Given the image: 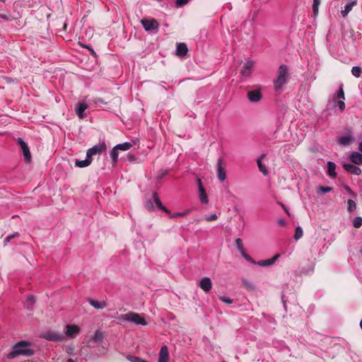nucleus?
Masks as SVG:
<instances>
[{
    "mask_svg": "<svg viewBox=\"0 0 362 362\" xmlns=\"http://www.w3.org/2000/svg\"><path fill=\"white\" fill-rule=\"evenodd\" d=\"M288 69L286 64H281L277 72V77L274 80V88L276 92H281L289 81Z\"/></svg>",
    "mask_w": 362,
    "mask_h": 362,
    "instance_id": "nucleus-1",
    "label": "nucleus"
},
{
    "mask_svg": "<svg viewBox=\"0 0 362 362\" xmlns=\"http://www.w3.org/2000/svg\"><path fill=\"white\" fill-rule=\"evenodd\" d=\"M29 346L30 343L25 341L18 342L13 346L12 351L8 354V358H13L18 355L32 356L34 351L31 350Z\"/></svg>",
    "mask_w": 362,
    "mask_h": 362,
    "instance_id": "nucleus-2",
    "label": "nucleus"
},
{
    "mask_svg": "<svg viewBox=\"0 0 362 362\" xmlns=\"http://www.w3.org/2000/svg\"><path fill=\"white\" fill-rule=\"evenodd\" d=\"M119 319L127 322H134L136 325L143 326L147 325V322L144 317H142L139 314L134 312H129L125 315H122L119 317Z\"/></svg>",
    "mask_w": 362,
    "mask_h": 362,
    "instance_id": "nucleus-3",
    "label": "nucleus"
},
{
    "mask_svg": "<svg viewBox=\"0 0 362 362\" xmlns=\"http://www.w3.org/2000/svg\"><path fill=\"white\" fill-rule=\"evenodd\" d=\"M345 95L343 89V85L341 84L337 92L334 95V107H338L341 112L345 110Z\"/></svg>",
    "mask_w": 362,
    "mask_h": 362,
    "instance_id": "nucleus-4",
    "label": "nucleus"
},
{
    "mask_svg": "<svg viewBox=\"0 0 362 362\" xmlns=\"http://www.w3.org/2000/svg\"><path fill=\"white\" fill-rule=\"evenodd\" d=\"M146 207L148 210H153L155 208H157L167 214H170L168 209L163 205L156 192H153L152 199L146 203Z\"/></svg>",
    "mask_w": 362,
    "mask_h": 362,
    "instance_id": "nucleus-5",
    "label": "nucleus"
},
{
    "mask_svg": "<svg viewBox=\"0 0 362 362\" xmlns=\"http://www.w3.org/2000/svg\"><path fill=\"white\" fill-rule=\"evenodd\" d=\"M106 145L104 142L95 144L93 147L88 149L86 155L88 158H92V157L97 154H100L106 151Z\"/></svg>",
    "mask_w": 362,
    "mask_h": 362,
    "instance_id": "nucleus-6",
    "label": "nucleus"
},
{
    "mask_svg": "<svg viewBox=\"0 0 362 362\" xmlns=\"http://www.w3.org/2000/svg\"><path fill=\"white\" fill-rule=\"evenodd\" d=\"M144 30L148 32L156 31L158 30L159 24L155 19H143L141 21Z\"/></svg>",
    "mask_w": 362,
    "mask_h": 362,
    "instance_id": "nucleus-7",
    "label": "nucleus"
},
{
    "mask_svg": "<svg viewBox=\"0 0 362 362\" xmlns=\"http://www.w3.org/2000/svg\"><path fill=\"white\" fill-rule=\"evenodd\" d=\"M43 337L51 341H62L65 339L64 334L56 331H48L43 334Z\"/></svg>",
    "mask_w": 362,
    "mask_h": 362,
    "instance_id": "nucleus-8",
    "label": "nucleus"
},
{
    "mask_svg": "<svg viewBox=\"0 0 362 362\" xmlns=\"http://www.w3.org/2000/svg\"><path fill=\"white\" fill-rule=\"evenodd\" d=\"M81 329L78 325H67L65 327V338L69 337L74 339L80 332Z\"/></svg>",
    "mask_w": 362,
    "mask_h": 362,
    "instance_id": "nucleus-9",
    "label": "nucleus"
},
{
    "mask_svg": "<svg viewBox=\"0 0 362 362\" xmlns=\"http://www.w3.org/2000/svg\"><path fill=\"white\" fill-rule=\"evenodd\" d=\"M18 144H19V146L21 148L25 160L27 163H29L31 160V154L30 152L29 147L28 146L27 144L21 138H18Z\"/></svg>",
    "mask_w": 362,
    "mask_h": 362,
    "instance_id": "nucleus-10",
    "label": "nucleus"
},
{
    "mask_svg": "<svg viewBox=\"0 0 362 362\" xmlns=\"http://www.w3.org/2000/svg\"><path fill=\"white\" fill-rule=\"evenodd\" d=\"M88 108V105L85 102H79L75 106V112L79 119H83L86 117L85 111Z\"/></svg>",
    "mask_w": 362,
    "mask_h": 362,
    "instance_id": "nucleus-11",
    "label": "nucleus"
},
{
    "mask_svg": "<svg viewBox=\"0 0 362 362\" xmlns=\"http://www.w3.org/2000/svg\"><path fill=\"white\" fill-rule=\"evenodd\" d=\"M223 163V160L220 158L217 163V177L220 182H223L226 178V170Z\"/></svg>",
    "mask_w": 362,
    "mask_h": 362,
    "instance_id": "nucleus-12",
    "label": "nucleus"
},
{
    "mask_svg": "<svg viewBox=\"0 0 362 362\" xmlns=\"http://www.w3.org/2000/svg\"><path fill=\"white\" fill-rule=\"evenodd\" d=\"M255 62L253 61H247L242 67L241 74L244 77H249L254 66Z\"/></svg>",
    "mask_w": 362,
    "mask_h": 362,
    "instance_id": "nucleus-13",
    "label": "nucleus"
},
{
    "mask_svg": "<svg viewBox=\"0 0 362 362\" xmlns=\"http://www.w3.org/2000/svg\"><path fill=\"white\" fill-rule=\"evenodd\" d=\"M199 198L202 204H208L209 198L200 179H198Z\"/></svg>",
    "mask_w": 362,
    "mask_h": 362,
    "instance_id": "nucleus-14",
    "label": "nucleus"
},
{
    "mask_svg": "<svg viewBox=\"0 0 362 362\" xmlns=\"http://www.w3.org/2000/svg\"><path fill=\"white\" fill-rule=\"evenodd\" d=\"M247 98L250 102L257 103V102H259L262 99V95L261 93L260 90L256 89V90L248 91L247 92Z\"/></svg>",
    "mask_w": 362,
    "mask_h": 362,
    "instance_id": "nucleus-15",
    "label": "nucleus"
},
{
    "mask_svg": "<svg viewBox=\"0 0 362 362\" xmlns=\"http://www.w3.org/2000/svg\"><path fill=\"white\" fill-rule=\"evenodd\" d=\"M169 352L167 346H163L160 348L158 362H168Z\"/></svg>",
    "mask_w": 362,
    "mask_h": 362,
    "instance_id": "nucleus-16",
    "label": "nucleus"
},
{
    "mask_svg": "<svg viewBox=\"0 0 362 362\" xmlns=\"http://www.w3.org/2000/svg\"><path fill=\"white\" fill-rule=\"evenodd\" d=\"M343 168L352 175H359L361 173V169L354 164L344 163Z\"/></svg>",
    "mask_w": 362,
    "mask_h": 362,
    "instance_id": "nucleus-17",
    "label": "nucleus"
},
{
    "mask_svg": "<svg viewBox=\"0 0 362 362\" xmlns=\"http://www.w3.org/2000/svg\"><path fill=\"white\" fill-rule=\"evenodd\" d=\"M200 288L205 292H209L212 288V283L209 277L202 279L199 284Z\"/></svg>",
    "mask_w": 362,
    "mask_h": 362,
    "instance_id": "nucleus-18",
    "label": "nucleus"
},
{
    "mask_svg": "<svg viewBox=\"0 0 362 362\" xmlns=\"http://www.w3.org/2000/svg\"><path fill=\"white\" fill-rule=\"evenodd\" d=\"M188 52L187 46L185 43L180 42L177 44L176 54L178 57H183L187 55Z\"/></svg>",
    "mask_w": 362,
    "mask_h": 362,
    "instance_id": "nucleus-19",
    "label": "nucleus"
},
{
    "mask_svg": "<svg viewBox=\"0 0 362 362\" xmlns=\"http://www.w3.org/2000/svg\"><path fill=\"white\" fill-rule=\"evenodd\" d=\"M327 174L331 178H335L337 177L336 165L334 162L328 161L327 163Z\"/></svg>",
    "mask_w": 362,
    "mask_h": 362,
    "instance_id": "nucleus-20",
    "label": "nucleus"
},
{
    "mask_svg": "<svg viewBox=\"0 0 362 362\" xmlns=\"http://www.w3.org/2000/svg\"><path fill=\"white\" fill-rule=\"evenodd\" d=\"M355 141V138L351 134L340 136L338 137V143L343 146H346Z\"/></svg>",
    "mask_w": 362,
    "mask_h": 362,
    "instance_id": "nucleus-21",
    "label": "nucleus"
},
{
    "mask_svg": "<svg viewBox=\"0 0 362 362\" xmlns=\"http://www.w3.org/2000/svg\"><path fill=\"white\" fill-rule=\"evenodd\" d=\"M350 160L356 165H362V154L357 152L353 151L349 155Z\"/></svg>",
    "mask_w": 362,
    "mask_h": 362,
    "instance_id": "nucleus-22",
    "label": "nucleus"
},
{
    "mask_svg": "<svg viewBox=\"0 0 362 362\" xmlns=\"http://www.w3.org/2000/svg\"><path fill=\"white\" fill-rule=\"evenodd\" d=\"M280 257L279 254H276L272 258L269 259L259 260L257 262V264L261 267H268L273 264Z\"/></svg>",
    "mask_w": 362,
    "mask_h": 362,
    "instance_id": "nucleus-23",
    "label": "nucleus"
},
{
    "mask_svg": "<svg viewBox=\"0 0 362 362\" xmlns=\"http://www.w3.org/2000/svg\"><path fill=\"white\" fill-rule=\"evenodd\" d=\"M357 0H351L350 2L347 3L345 6L344 9L341 11V13L343 17H346L348 13L352 10V8L356 5Z\"/></svg>",
    "mask_w": 362,
    "mask_h": 362,
    "instance_id": "nucleus-24",
    "label": "nucleus"
},
{
    "mask_svg": "<svg viewBox=\"0 0 362 362\" xmlns=\"http://www.w3.org/2000/svg\"><path fill=\"white\" fill-rule=\"evenodd\" d=\"M265 157V154H262L257 159V163L260 172H262L264 175H268V170L265 165L262 163V159Z\"/></svg>",
    "mask_w": 362,
    "mask_h": 362,
    "instance_id": "nucleus-25",
    "label": "nucleus"
},
{
    "mask_svg": "<svg viewBox=\"0 0 362 362\" xmlns=\"http://www.w3.org/2000/svg\"><path fill=\"white\" fill-rule=\"evenodd\" d=\"M92 158H88L87 156L84 160H76L75 165L78 168H86L90 165L92 163Z\"/></svg>",
    "mask_w": 362,
    "mask_h": 362,
    "instance_id": "nucleus-26",
    "label": "nucleus"
},
{
    "mask_svg": "<svg viewBox=\"0 0 362 362\" xmlns=\"http://www.w3.org/2000/svg\"><path fill=\"white\" fill-rule=\"evenodd\" d=\"M89 303L95 309H103L106 307V303L105 301H98L94 299H89Z\"/></svg>",
    "mask_w": 362,
    "mask_h": 362,
    "instance_id": "nucleus-27",
    "label": "nucleus"
},
{
    "mask_svg": "<svg viewBox=\"0 0 362 362\" xmlns=\"http://www.w3.org/2000/svg\"><path fill=\"white\" fill-rule=\"evenodd\" d=\"M35 303V298L33 295H29L27 296L25 301L24 303V305L27 309H31L33 305Z\"/></svg>",
    "mask_w": 362,
    "mask_h": 362,
    "instance_id": "nucleus-28",
    "label": "nucleus"
},
{
    "mask_svg": "<svg viewBox=\"0 0 362 362\" xmlns=\"http://www.w3.org/2000/svg\"><path fill=\"white\" fill-rule=\"evenodd\" d=\"M110 156L113 164H116L118 160V149L115 146L110 152Z\"/></svg>",
    "mask_w": 362,
    "mask_h": 362,
    "instance_id": "nucleus-29",
    "label": "nucleus"
},
{
    "mask_svg": "<svg viewBox=\"0 0 362 362\" xmlns=\"http://www.w3.org/2000/svg\"><path fill=\"white\" fill-rule=\"evenodd\" d=\"M132 146V144L129 142H124L122 144H119L115 146V147L120 151H127Z\"/></svg>",
    "mask_w": 362,
    "mask_h": 362,
    "instance_id": "nucleus-30",
    "label": "nucleus"
},
{
    "mask_svg": "<svg viewBox=\"0 0 362 362\" xmlns=\"http://www.w3.org/2000/svg\"><path fill=\"white\" fill-rule=\"evenodd\" d=\"M91 339L93 341L95 342H101L103 339V333L100 330H97L95 331Z\"/></svg>",
    "mask_w": 362,
    "mask_h": 362,
    "instance_id": "nucleus-31",
    "label": "nucleus"
},
{
    "mask_svg": "<svg viewBox=\"0 0 362 362\" xmlns=\"http://www.w3.org/2000/svg\"><path fill=\"white\" fill-rule=\"evenodd\" d=\"M362 72V69L360 66H354L351 69V74L353 76H354L356 78H358L361 76Z\"/></svg>",
    "mask_w": 362,
    "mask_h": 362,
    "instance_id": "nucleus-32",
    "label": "nucleus"
},
{
    "mask_svg": "<svg viewBox=\"0 0 362 362\" xmlns=\"http://www.w3.org/2000/svg\"><path fill=\"white\" fill-rule=\"evenodd\" d=\"M235 243L237 249L240 253L245 250L243 247V241L240 238H236L235 240Z\"/></svg>",
    "mask_w": 362,
    "mask_h": 362,
    "instance_id": "nucleus-33",
    "label": "nucleus"
},
{
    "mask_svg": "<svg viewBox=\"0 0 362 362\" xmlns=\"http://www.w3.org/2000/svg\"><path fill=\"white\" fill-rule=\"evenodd\" d=\"M303 229L300 226H297L295 229L294 238L296 240L300 239L303 236Z\"/></svg>",
    "mask_w": 362,
    "mask_h": 362,
    "instance_id": "nucleus-34",
    "label": "nucleus"
},
{
    "mask_svg": "<svg viewBox=\"0 0 362 362\" xmlns=\"http://www.w3.org/2000/svg\"><path fill=\"white\" fill-rule=\"evenodd\" d=\"M353 226L357 228H360L362 226V217H361V216L355 217L353 221Z\"/></svg>",
    "mask_w": 362,
    "mask_h": 362,
    "instance_id": "nucleus-35",
    "label": "nucleus"
},
{
    "mask_svg": "<svg viewBox=\"0 0 362 362\" xmlns=\"http://www.w3.org/2000/svg\"><path fill=\"white\" fill-rule=\"evenodd\" d=\"M240 254L242 255V256L244 257V259H245L247 262H250V263H252V264H257V262H256L255 260H253V259H252V257H251L249 255H247V253L246 252V251H245V250H244V251H243V252H241Z\"/></svg>",
    "mask_w": 362,
    "mask_h": 362,
    "instance_id": "nucleus-36",
    "label": "nucleus"
},
{
    "mask_svg": "<svg viewBox=\"0 0 362 362\" xmlns=\"http://www.w3.org/2000/svg\"><path fill=\"white\" fill-rule=\"evenodd\" d=\"M127 359L131 362H148L147 361L135 356H128Z\"/></svg>",
    "mask_w": 362,
    "mask_h": 362,
    "instance_id": "nucleus-37",
    "label": "nucleus"
},
{
    "mask_svg": "<svg viewBox=\"0 0 362 362\" xmlns=\"http://www.w3.org/2000/svg\"><path fill=\"white\" fill-rule=\"evenodd\" d=\"M321 0H313V10L315 15L318 13V8L320 4Z\"/></svg>",
    "mask_w": 362,
    "mask_h": 362,
    "instance_id": "nucleus-38",
    "label": "nucleus"
},
{
    "mask_svg": "<svg viewBox=\"0 0 362 362\" xmlns=\"http://www.w3.org/2000/svg\"><path fill=\"white\" fill-rule=\"evenodd\" d=\"M348 204V210L349 211H353L356 209V204L354 201L352 199H349L347 202Z\"/></svg>",
    "mask_w": 362,
    "mask_h": 362,
    "instance_id": "nucleus-39",
    "label": "nucleus"
},
{
    "mask_svg": "<svg viewBox=\"0 0 362 362\" xmlns=\"http://www.w3.org/2000/svg\"><path fill=\"white\" fill-rule=\"evenodd\" d=\"M19 236V233L18 232H16L13 234L8 235L5 239H4V245L6 246L7 243L13 238Z\"/></svg>",
    "mask_w": 362,
    "mask_h": 362,
    "instance_id": "nucleus-40",
    "label": "nucleus"
},
{
    "mask_svg": "<svg viewBox=\"0 0 362 362\" xmlns=\"http://www.w3.org/2000/svg\"><path fill=\"white\" fill-rule=\"evenodd\" d=\"M332 190V188L329 187H320L318 189V193L326 194V193L331 192Z\"/></svg>",
    "mask_w": 362,
    "mask_h": 362,
    "instance_id": "nucleus-41",
    "label": "nucleus"
},
{
    "mask_svg": "<svg viewBox=\"0 0 362 362\" xmlns=\"http://www.w3.org/2000/svg\"><path fill=\"white\" fill-rule=\"evenodd\" d=\"M93 102L95 105H97L98 106H102L103 105H106V103L104 101V100L100 98H95Z\"/></svg>",
    "mask_w": 362,
    "mask_h": 362,
    "instance_id": "nucleus-42",
    "label": "nucleus"
},
{
    "mask_svg": "<svg viewBox=\"0 0 362 362\" xmlns=\"http://www.w3.org/2000/svg\"><path fill=\"white\" fill-rule=\"evenodd\" d=\"M217 218H218V216H216V214H213L206 216L205 217V220L207 221H213L216 220Z\"/></svg>",
    "mask_w": 362,
    "mask_h": 362,
    "instance_id": "nucleus-43",
    "label": "nucleus"
},
{
    "mask_svg": "<svg viewBox=\"0 0 362 362\" xmlns=\"http://www.w3.org/2000/svg\"><path fill=\"white\" fill-rule=\"evenodd\" d=\"M188 214V211H184V212H177L174 213L172 215H170V218H175L177 216H184Z\"/></svg>",
    "mask_w": 362,
    "mask_h": 362,
    "instance_id": "nucleus-44",
    "label": "nucleus"
},
{
    "mask_svg": "<svg viewBox=\"0 0 362 362\" xmlns=\"http://www.w3.org/2000/svg\"><path fill=\"white\" fill-rule=\"evenodd\" d=\"M219 299H220L221 301H223V302H224V303H228V304H230V303H233V300H232V299H230V298H228V297H226V296H221V297L219 298Z\"/></svg>",
    "mask_w": 362,
    "mask_h": 362,
    "instance_id": "nucleus-45",
    "label": "nucleus"
},
{
    "mask_svg": "<svg viewBox=\"0 0 362 362\" xmlns=\"http://www.w3.org/2000/svg\"><path fill=\"white\" fill-rule=\"evenodd\" d=\"M188 0H176V6L177 7H181L187 4Z\"/></svg>",
    "mask_w": 362,
    "mask_h": 362,
    "instance_id": "nucleus-46",
    "label": "nucleus"
},
{
    "mask_svg": "<svg viewBox=\"0 0 362 362\" xmlns=\"http://www.w3.org/2000/svg\"><path fill=\"white\" fill-rule=\"evenodd\" d=\"M277 222L281 226H284L286 225V221L284 218H279Z\"/></svg>",
    "mask_w": 362,
    "mask_h": 362,
    "instance_id": "nucleus-47",
    "label": "nucleus"
},
{
    "mask_svg": "<svg viewBox=\"0 0 362 362\" xmlns=\"http://www.w3.org/2000/svg\"><path fill=\"white\" fill-rule=\"evenodd\" d=\"M358 149L362 152V141L359 143Z\"/></svg>",
    "mask_w": 362,
    "mask_h": 362,
    "instance_id": "nucleus-48",
    "label": "nucleus"
},
{
    "mask_svg": "<svg viewBox=\"0 0 362 362\" xmlns=\"http://www.w3.org/2000/svg\"><path fill=\"white\" fill-rule=\"evenodd\" d=\"M282 206L284 208V210H285L286 213L289 216L290 214H289V211H288V209H286L283 204H282Z\"/></svg>",
    "mask_w": 362,
    "mask_h": 362,
    "instance_id": "nucleus-49",
    "label": "nucleus"
},
{
    "mask_svg": "<svg viewBox=\"0 0 362 362\" xmlns=\"http://www.w3.org/2000/svg\"><path fill=\"white\" fill-rule=\"evenodd\" d=\"M345 189H346V191H348V192H351V188H350L349 187H348V186H346V187H345Z\"/></svg>",
    "mask_w": 362,
    "mask_h": 362,
    "instance_id": "nucleus-50",
    "label": "nucleus"
},
{
    "mask_svg": "<svg viewBox=\"0 0 362 362\" xmlns=\"http://www.w3.org/2000/svg\"><path fill=\"white\" fill-rule=\"evenodd\" d=\"M67 362H75L72 358H69Z\"/></svg>",
    "mask_w": 362,
    "mask_h": 362,
    "instance_id": "nucleus-51",
    "label": "nucleus"
},
{
    "mask_svg": "<svg viewBox=\"0 0 362 362\" xmlns=\"http://www.w3.org/2000/svg\"><path fill=\"white\" fill-rule=\"evenodd\" d=\"M360 327H361V328L362 329V319L361 320V322H360Z\"/></svg>",
    "mask_w": 362,
    "mask_h": 362,
    "instance_id": "nucleus-52",
    "label": "nucleus"
},
{
    "mask_svg": "<svg viewBox=\"0 0 362 362\" xmlns=\"http://www.w3.org/2000/svg\"><path fill=\"white\" fill-rule=\"evenodd\" d=\"M0 1L4 2L5 0H0Z\"/></svg>",
    "mask_w": 362,
    "mask_h": 362,
    "instance_id": "nucleus-53",
    "label": "nucleus"
}]
</instances>
